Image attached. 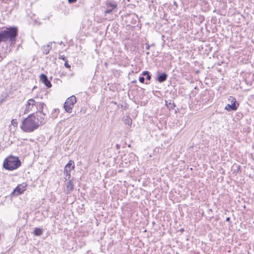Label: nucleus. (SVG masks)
Segmentation results:
<instances>
[{
    "mask_svg": "<svg viewBox=\"0 0 254 254\" xmlns=\"http://www.w3.org/2000/svg\"><path fill=\"white\" fill-rule=\"evenodd\" d=\"M18 35L16 27H9L5 30L0 31V43L9 41L11 44H14Z\"/></svg>",
    "mask_w": 254,
    "mask_h": 254,
    "instance_id": "f257e3e1",
    "label": "nucleus"
},
{
    "mask_svg": "<svg viewBox=\"0 0 254 254\" xmlns=\"http://www.w3.org/2000/svg\"><path fill=\"white\" fill-rule=\"evenodd\" d=\"M36 120V116L34 114L29 115L22 121L20 128L26 132H33L39 127Z\"/></svg>",
    "mask_w": 254,
    "mask_h": 254,
    "instance_id": "f03ea898",
    "label": "nucleus"
},
{
    "mask_svg": "<svg viewBox=\"0 0 254 254\" xmlns=\"http://www.w3.org/2000/svg\"><path fill=\"white\" fill-rule=\"evenodd\" d=\"M21 165V161L17 157L10 155L6 158L3 163V168L9 171L17 169Z\"/></svg>",
    "mask_w": 254,
    "mask_h": 254,
    "instance_id": "7ed1b4c3",
    "label": "nucleus"
},
{
    "mask_svg": "<svg viewBox=\"0 0 254 254\" xmlns=\"http://www.w3.org/2000/svg\"><path fill=\"white\" fill-rule=\"evenodd\" d=\"M76 102V98L75 96L72 95L68 98L64 105L65 111L68 113H71L73 106Z\"/></svg>",
    "mask_w": 254,
    "mask_h": 254,
    "instance_id": "20e7f679",
    "label": "nucleus"
},
{
    "mask_svg": "<svg viewBox=\"0 0 254 254\" xmlns=\"http://www.w3.org/2000/svg\"><path fill=\"white\" fill-rule=\"evenodd\" d=\"M36 102L33 99H29L25 105L24 114H27L30 111H33L36 109Z\"/></svg>",
    "mask_w": 254,
    "mask_h": 254,
    "instance_id": "39448f33",
    "label": "nucleus"
},
{
    "mask_svg": "<svg viewBox=\"0 0 254 254\" xmlns=\"http://www.w3.org/2000/svg\"><path fill=\"white\" fill-rule=\"evenodd\" d=\"M36 116V121L38 123L39 127L45 124L47 122L46 114L43 111L37 112Z\"/></svg>",
    "mask_w": 254,
    "mask_h": 254,
    "instance_id": "423d86ee",
    "label": "nucleus"
},
{
    "mask_svg": "<svg viewBox=\"0 0 254 254\" xmlns=\"http://www.w3.org/2000/svg\"><path fill=\"white\" fill-rule=\"evenodd\" d=\"M27 184L26 183H23L20 185H18L13 190L11 194H14L16 196L19 195L22 193L24 191L27 187Z\"/></svg>",
    "mask_w": 254,
    "mask_h": 254,
    "instance_id": "0eeeda50",
    "label": "nucleus"
},
{
    "mask_svg": "<svg viewBox=\"0 0 254 254\" xmlns=\"http://www.w3.org/2000/svg\"><path fill=\"white\" fill-rule=\"evenodd\" d=\"M106 5H107V8L105 11V14L111 13L114 11V9H115L117 8V4L114 1L107 2L106 3Z\"/></svg>",
    "mask_w": 254,
    "mask_h": 254,
    "instance_id": "6e6552de",
    "label": "nucleus"
},
{
    "mask_svg": "<svg viewBox=\"0 0 254 254\" xmlns=\"http://www.w3.org/2000/svg\"><path fill=\"white\" fill-rule=\"evenodd\" d=\"M74 168V164L73 161L70 160L65 165L64 169V173H70L72 169Z\"/></svg>",
    "mask_w": 254,
    "mask_h": 254,
    "instance_id": "1a4fd4ad",
    "label": "nucleus"
},
{
    "mask_svg": "<svg viewBox=\"0 0 254 254\" xmlns=\"http://www.w3.org/2000/svg\"><path fill=\"white\" fill-rule=\"evenodd\" d=\"M40 80L47 87L50 88L52 86V84L48 79L47 76L44 74H42L40 76Z\"/></svg>",
    "mask_w": 254,
    "mask_h": 254,
    "instance_id": "9d476101",
    "label": "nucleus"
},
{
    "mask_svg": "<svg viewBox=\"0 0 254 254\" xmlns=\"http://www.w3.org/2000/svg\"><path fill=\"white\" fill-rule=\"evenodd\" d=\"M236 100H235L234 102L231 104H227L225 107V109L228 111H235L237 109V107L236 105Z\"/></svg>",
    "mask_w": 254,
    "mask_h": 254,
    "instance_id": "9b49d317",
    "label": "nucleus"
},
{
    "mask_svg": "<svg viewBox=\"0 0 254 254\" xmlns=\"http://www.w3.org/2000/svg\"><path fill=\"white\" fill-rule=\"evenodd\" d=\"M73 189V184L72 180H69L66 185V190L67 193H70Z\"/></svg>",
    "mask_w": 254,
    "mask_h": 254,
    "instance_id": "f8f14e48",
    "label": "nucleus"
},
{
    "mask_svg": "<svg viewBox=\"0 0 254 254\" xmlns=\"http://www.w3.org/2000/svg\"><path fill=\"white\" fill-rule=\"evenodd\" d=\"M167 76L168 75L166 73H162L161 74L158 75L157 80L160 83L163 82L167 79Z\"/></svg>",
    "mask_w": 254,
    "mask_h": 254,
    "instance_id": "ddd939ff",
    "label": "nucleus"
},
{
    "mask_svg": "<svg viewBox=\"0 0 254 254\" xmlns=\"http://www.w3.org/2000/svg\"><path fill=\"white\" fill-rule=\"evenodd\" d=\"M45 106H46V105L44 103L36 102V109L38 111V112H43V109Z\"/></svg>",
    "mask_w": 254,
    "mask_h": 254,
    "instance_id": "4468645a",
    "label": "nucleus"
},
{
    "mask_svg": "<svg viewBox=\"0 0 254 254\" xmlns=\"http://www.w3.org/2000/svg\"><path fill=\"white\" fill-rule=\"evenodd\" d=\"M51 49V46L50 44H48L47 45H45L42 48V52L44 54L47 55L49 54Z\"/></svg>",
    "mask_w": 254,
    "mask_h": 254,
    "instance_id": "2eb2a0df",
    "label": "nucleus"
},
{
    "mask_svg": "<svg viewBox=\"0 0 254 254\" xmlns=\"http://www.w3.org/2000/svg\"><path fill=\"white\" fill-rule=\"evenodd\" d=\"M43 229L39 228H35L34 229L33 233L35 236H40L43 234Z\"/></svg>",
    "mask_w": 254,
    "mask_h": 254,
    "instance_id": "dca6fc26",
    "label": "nucleus"
},
{
    "mask_svg": "<svg viewBox=\"0 0 254 254\" xmlns=\"http://www.w3.org/2000/svg\"><path fill=\"white\" fill-rule=\"evenodd\" d=\"M124 123L130 126L132 124V120L129 117L127 116L126 119L124 120Z\"/></svg>",
    "mask_w": 254,
    "mask_h": 254,
    "instance_id": "f3484780",
    "label": "nucleus"
},
{
    "mask_svg": "<svg viewBox=\"0 0 254 254\" xmlns=\"http://www.w3.org/2000/svg\"><path fill=\"white\" fill-rule=\"evenodd\" d=\"M167 107L169 109H173L175 107V105L174 104V103H169V104H168L167 103H166Z\"/></svg>",
    "mask_w": 254,
    "mask_h": 254,
    "instance_id": "a211bd4d",
    "label": "nucleus"
},
{
    "mask_svg": "<svg viewBox=\"0 0 254 254\" xmlns=\"http://www.w3.org/2000/svg\"><path fill=\"white\" fill-rule=\"evenodd\" d=\"M11 124L12 125H13L14 127H17L18 125V123L17 122L16 119H12L11 121Z\"/></svg>",
    "mask_w": 254,
    "mask_h": 254,
    "instance_id": "6ab92c4d",
    "label": "nucleus"
},
{
    "mask_svg": "<svg viewBox=\"0 0 254 254\" xmlns=\"http://www.w3.org/2000/svg\"><path fill=\"white\" fill-rule=\"evenodd\" d=\"M64 174L65 175L64 179L65 180H69L70 179V173H64Z\"/></svg>",
    "mask_w": 254,
    "mask_h": 254,
    "instance_id": "aec40b11",
    "label": "nucleus"
},
{
    "mask_svg": "<svg viewBox=\"0 0 254 254\" xmlns=\"http://www.w3.org/2000/svg\"><path fill=\"white\" fill-rule=\"evenodd\" d=\"M59 59L63 60V61H64L65 62L66 61V57L64 55H60Z\"/></svg>",
    "mask_w": 254,
    "mask_h": 254,
    "instance_id": "412c9836",
    "label": "nucleus"
},
{
    "mask_svg": "<svg viewBox=\"0 0 254 254\" xmlns=\"http://www.w3.org/2000/svg\"><path fill=\"white\" fill-rule=\"evenodd\" d=\"M145 78L142 76L139 78V81L140 82L143 83L144 82Z\"/></svg>",
    "mask_w": 254,
    "mask_h": 254,
    "instance_id": "4be33fe9",
    "label": "nucleus"
},
{
    "mask_svg": "<svg viewBox=\"0 0 254 254\" xmlns=\"http://www.w3.org/2000/svg\"><path fill=\"white\" fill-rule=\"evenodd\" d=\"M64 66H65L66 68H70V65H69V64L67 63V61H66L65 62V63H64Z\"/></svg>",
    "mask_w": 254,
    "mask_h": 254,
    "instance_id": "5701e85b",
    "label": "nucleus"
},
{
    "mask_svg": "<svg viewBox=\"0 0 254 254\" xmlns=\"http://www.w3.org/2000/svg\"><path fill=\"white\" fill-rule=\"evenodd\" d=\"M148 74H149V72L148 71H144L143 72H142V75H147Z\"/></svg>",
    "mask_w": 254,
    "mask_h": 254,
    "instance_id": "b1692460",
    "label": "nucleus"
},
{
    "mask_svg": "<svg viewBox=\"0 0 254 254\" xmlns=\"http://www.w3.org/2000/svg\"><path fill=\"white\" fill-rule=\"evenodd\" d=\"M145 45H146V48H145L147 50H149L150 49V46L148 43H146Z\"/></svg>",
    "mask_w": 254,
    "mask_h": 254,
    "instance_id": "393cba45",
    "label": "nucleus"
},
{
    "mask_svg": "<svg viewBox=\"0 0 254 254\" xmlns=\"http://www.w3.org/2000/svg\"><path fill=\"white\" fill-rule=\"evenodd\" d=\"M77 0H68V1L69 3H72L75 2Z\"/></svg>",
    "mask_w": 254,
    "mask_h": 254,
    "instance_id": "a878e982",
    "label": "nucleus"
},
{
    "mask_svg": "<svg viewBox=\"0 0 254 254\" xmlns=\"http://www.w3.org/2000/svg\"><path fill=\"white\" fill-rule=\"evenodd\" d=\"M151 76L149 74H148L146 76L147 80H150L151 79Z\"/></svg>",
    "mask_w": 254,
    "mask_h": 254,
    "instance_id": "bb28decb",
    "label": "nucleus"
},
{
    "mask_svg": "<svg viewBox=\"0 0 254 254\" xmlns=\"http://www.w3.org/2000/svg\"><path fill=\"white\" fill-rule=\"evenodd\" d=\"M116 147H117V149H119L120 148V145L119 144H117L116 145Z\"/></svg>",
    "mask_w": 254,
    "mask_h": 254,
    "instance_id": "cd10ccee",
    "label": "nucleus"
},
{
    "mask_svg": "<svg viewBox=\"0 0 254 254\" xmlns=\"http://www.w3.org/2000/svg\"><path fill=\"white\" fill-rule=\"evenodd\" d=\"M226 221H229L230 220V218L229 217H227L226 219Z\"/></svg>",
    "mask_w": 254,
    "mask_h": 254,
    "instance_id": "c85d7f7f",
    "label": "nucleus"
},
{
    "mask_svg": "<svg viewBox=\"0 0 254 254\" xmlns=\"http://www.w3.org/2000/svg\"><path fill=\"white\" fill-rule=\"evenodd\" d=\"M146 54L147 55H148L149 54V52H146Z\"/></svg>",
    "mask_w": 254,
    "mask_h": 254,
    "instance_id": "c756f323",
    "label": "nucleus"
},
{
    "mask_svg": "<svg viewBox=\"0 0 254 254\" xmlns=\"http://www.w3.org/2000/svg\"><path fill=\"white\" fill-rule=\"evenodd\" d=\"M54 111H55V112H57V111H58V109H55Z\"/></svg>",
    "mask_w": 254,
    "mask_h": 254,
    "instance_id": "7c9ffc66",
    "label": "nucleus"
}]
</instances>
